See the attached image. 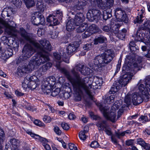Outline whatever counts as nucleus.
Returning <instances> with one entry per match:
<instances>
[{
  "label": "nucleus",
  "instance_id": "obj_1",
  "mask_svg": "<svg viewBox=\"0 0 150 150\" xmlns=\"http://www.w3.org/2000/svg\"><path fill=\"white\" fill-rule=\"evenodd\" d=\"M18 33L26 41L32 44L38 50L37 57L34 59L27 65L18 68L17 74L22 76L24 74L33 71L35 66H39L49 60V52L51 51L52 47L50 42L45 39L41 40L38 42L32 37L30 36L23 28H20Z\"/></svg>",
  "mask_w": 150,
  "mask_h": 150
},
{
  "label": "nucleus",
  "instance_id": "obj_2",
  "mask_svg": "<svg viewBox=\"0 0 150 150\" xmlns=\"http://www.w3.org/2000/svg\"><path fill=\"white\" fill-rule=\"evenodd\" d=\"M64 72L72 84L74 92L77 95L75 97L76 100L78 101L81 100L83 91L91 100H93V91L91 89L92 85L91 84L87 85L86 82V80L89 79L88 77L82 78L80 75L77 73L74 74V77H72L66 71H64Z\"/></svg>",
  "mask_w": 150,
  "mask_h": 150
},
{
  "label": "nucleus",
  "instance_id": "obj_3",
  "mask_svg": "<svg viewBox=\"0 0 150 150\" xmlns=\"http://www.w3.org/2000/svg\"><path fill=\"white\" fill-rule=\"evenodd\" d=\"M114 53L111 49L108 50L102 54L95 56L88 63L90 67L96 71L105 67L109 64L113 59Z\"/></svg>",
  "mask_w": 150,
  "mask_h": 150
},
{
  "label": "nucleus",
  "instance_id": "obj_4",
  "mask_svg": "<svg viewBox=\"0 0 150 150\" xmlns=\"http://www.w3.org/2000/svg\"><path fill=\"white\" fill-rule=\"evenodd\" d=\"M144 86L143 84H140L138 89L142 95L135 92L132 94V102L134 105H138L142 103L143 101L147 102L149 98L150 95V79H146L144 81Z\"/></svg>",
  "mask_w": 150,
  "mask_h": 150
},
{
  "label": "nucleus",
  "instance_id": "obj_5",
  "mask_svg": "<svg viewBox=\"0 0 150 150\" xmlns=\"http://www.w3.org/2000/svg\"><path fill=\"white\" fill-rule=\"evenodd\" d=\"M0 23L3 25L5 28V32L10 37L17 38V40L21 42H23V40L22 38H18L17 30L15 27L10 25L8 22L0 17ZM2 28V27L0 25V30Z\"/></svg>",
  "mask_w": 150,
  "mask_h": 150
},
{
  "label": "nucleus",
  "instance_id": "obj_6",
  "mask_svg": "<svg viewBox=\"0 0 150 150\" xmlns=\"http://www.w3.org/2000/svg\"><path fill=\"white\" fill-rule=\"evenodd\" d=\"M100 109L103 117L106 120H110L112 122H116V112H109V109L104 107L100 108Z\"/></svg>",
  "mask_w": 150,
  "mask_h": 150
},
{
  "label": "nucleus",
  "instance_id": "obj_7",
  "mask_svg": "<svg viewBox=\"0 0 150 150\" xmlns=\"http://www.w3.org/2000/svg\"><path fill=\"white\" fill-rule=\"evenodd\" d=\"M115 15L118 21L127 23L129 18L125 11L120 8H117L115 11Z\"/></svg>",
  "mask_w": 150,
  "mask_h": 150
},
{
  "label": "nucleus",
  "instance_id": "obj_8",
  "mask_svg": "<svg viewBox=\"0 0 150 150\" xmlns=\"http://www.w3.org/2000/svg\"><path fill=\"white\" fill-rule=\"evenodd\" d=\"M56 79L53 76H50L46 78L45 82V85L43 84L42 86V89L44 93H46L48 94L50 93L51 90L49 88H50V87L53 86L55 84Z\"/></svg>",
  "mask_w": 150,
  "mask_h": 150
},
{
  "label": "nucleus",
  "instance_id": "obj_9",
  "mask_svg": "<svg viewBox=\"0 0 150 150\" xmlns=\"http://www.w3.org/2000/svg\"><path fill=\"white\" fill-rule=\"evenodd\" d=\"M35 52V50L30 44L26 43L25 45L22 49V55L25 59H27L30 57Z\"/></svg>",
  "mask_w": 150,
  "mask_h": 150
},
{
  "label": "nucleus",
  "instance_id": "obj_10",
  "mask_svg": "<svg viewBox=\"0 0 150 150\" xmlns=\"http://www.w3.org/2000/svg\"><path fill=\"white\" fill-rule=\"evenodd\" d=\"M54 56L55 61L57 63L56 65L57 67L59 66L60 63L63 61L67 63H69V59L65 52L62 55H60L58 53H54Z\"/></svg>",
  "mask_w": 150,
  "mask_h": 150
},
{
  "label": "nucleus",
  "instance_id": "obj_11",
  "mask_svg": "<svg viewBox=\"0 0 150 150\" xmlns=\"http://www.w3.org/2000/svg\"><path fill=\"white\" fill-rule=\"evenodd\" d=\"M36 17H33L32 23L35 25H38L40 24L43 25L45 24V19L43 15L41 13L36 12L35 14Z\"/></svg>",
  "mask_w": 150,
  "mask_h": 150
},
{
  "label": "nucleus",
  "instance_id": "obj_12",
  "mask_svg": "<svg viewBox=\"0 0 150 150\" xmlns=\"http://www.w3.org/2000/svg\"><path fill=\"white\" fill-rule=\"evenodd\" d=\"M102 14L101 12L99 10L96 9H92L89 10L87 14L88 18H93L94 19H100Z\"/></svg>",
  "mask_w": 150,
  "mask_h": 150
},
{
  "label": "nucleus",
  "instance_id": "obj_13",
  "mask_svg": "<svg viewBox=\"0 0 150 150\" xmlns=\"http://www.w3.org/2000/svg\"><path fill=\"white\" fill-rule=\"evenodd\" d=\"M97 120V122H96V125L99 132L103 131L108 126V125L106 121L103 120L100 117L99 119Z\"/></svg>",
  "mask_w": 150,
  "mask_h": 150
},
{
  "label": "nucleus",
  "instance_id": "obj_14",
  "mask_svg": "<svg viewBox=\"0 0 150 150\" xmlns=\"http://www.w3.org/2000/svg\"><path fill=\"white\" fill-rule=\"evenodd\" d=\"M76 70L79 71L82 74L86 75H89L90 73V69L85 67L82 64H77L75 68Z\"/></svg>",
  "mask_w": 150,
  "mask_h": 150
},
{
  "label": "nucleus",
  "instance_id": "obj_15",
  "mask_svg": "<svg viewBox=\"0 0 150 150\" xmlns=\"http://www.w3.org/2000/svg\"><path fill=\"white\" fill-rule=\"evenodd\" d=\"M74 21L76 26L80 25L84 21L85 17L83 13H77L75 16L74 19H71Z\"/></svg>",
  "mask_w": 150,
  "mask_h": 150
},
{
  "label": "nucleus",
  "instance_id": "obj_16",
  "mask_svg": "<svg viewBox=\"0 0 150 150\" xmlns=\"http://www.w3.org/2000/svg\"><path fill=\"white\" fill-rule=\"evenodd\" d=\"M26 132L28 134L30 135L32 137L34 138L37 141H40L42 143L44 142L46 140V139L41 137L38 134L33 133L31 130L28 129L26 131Z\"/></svg>",
  "mask_w": 150,
  "mask_h": 150
},
{
  "label": "nucleus",
  "instance_id": "obj_17",
  "mask_svg": "<svg viewBox=\"0 0 150 150\" xmlns=\"http://www.w3.org/2000/svg\"><path fill=\"white\" fill-rule=\"evenodd\" d=\"M47 21L50 23L52 26L56 25L59 24V22L57 19V17L54 15H50L47 19Z\"/></svg>",
  "mask_w": 150,
  "mask_h": 150
},
{
  "label": "nucleus",
  "instance_id": "obj_18",
  "mask_svg": "<svg viewBox=\"0 0 150 150\" xmlns=\"http://www.w3.org/2000/svg\"><path fill=\"white\" fill-rule=\"evenodd\" d=\"M144 12V10L143 9L141 10L140 12L139 13L138 15L134 20V23L135 24L141 23L143 22L144 20V17L143 16V14Z\"/></svg>",
  "mask_w": 150,
  "mask_h": 150
},
{
  "label": "nucleus",
  "instance_id": "obj_19",
  "mask_svg": "<svg viewBox=\"0 0 150 150\" xmlns=\"http://www.w3.org/2000/svg\"><path fill=\"white\" fill-rule=\"evenodd\" d=\"M36 8L40 13L43 12L46 9V6L44 4L42 1L38 0L36 4Z\"/></svg>",
  "mask_w": 150,
  "mask_h": 150
},
{
  "label": "nucleus",
  "instance_id": "obj_20",
  "mask_svg": "<svg viewBox=\"0 0 150 150\" xmlns=\"http://www.w3.org/2000/svg\"><path fill=\"white\" fill-rule=\"evenodd\" d=\"M10 143L13 150H20L18 147L20 142L18 139L15 138L11 139L10 140Z\"/></svg>",
  "mask_w": 150,
  "mask_h": 150
},
{
  "label": "nucleus",
  "instance_id": "obj_21",
  "mask_svg": "<svg viewBox=\"0 0 150 150\" xmlns=\"http://www.w3.org/2000/svg\"><path fill=\"white\" fill-rule=\"evenodd\" d=\"M29 81V88L31 89H35L37 87V84L35 81L37 79V77L34 75L30 76Z\"/></svg>",
  "mask_w": 150,
  "mask_h": 150
},
{
  "label": "nucleus",
  "instance_id": "obj_22",
  "mask_svg": "<svg viewBox=\"0 0 150 150\" xmlns=\"http://www.w3.org/2000/svg\"><path fill=\"white\" fill-rule=\"evenodd\" d=\"M88 30L89 31L91 34H93L96 33H101L102 31L100 30L98 27L95 24H93L89 27Z\"/></svg>",
  "mask_w": 150,
  "mask_h": 150
},
{
  "label": "nucleus",
  "instance_id": "obj_23",
  "mask_svg": "<svg viewBox=\"0 0 150 150\" xmlns=\"http://www.w3.org/2000/svg\"><path fill=\"white\" fill-rule=\"evenodd\" d=\"M76 48L73 44H69L66 48V54L67 55L73 54L74 52L76 50Z\"/></svg>",
  "mask_w": 150,
  "mask_h": 150
},
{
  "label": "nucleus",
  "instance_id": "obj_24",
  "mask_svg": "<svg viewBox=\"0 0 150 150\" xmlns=\"http://www.w3.org/2000/svg\"><path fill=\"white\" fill-rule=\"evenodd\" d=\"M107 41V38L103 35H100V36L96 38L93 40L94 44L95 45L103 43L106 42Z\"/></svg>",
  "mask_w": 150,
  "mask_h": 150
},
{
  "label": "nucleus",
  "instance_id": "obj_25",
  "mask_svg": "<svg viewBox=\"0 0 150 150\" xmlns=\"http://www.w3.org/2000/svg\"><path fill=\"white\" fill-rule=\"evenodd\" d=\"M133 76V74H128L124 75L123 76L122 84L125 86L129 83V81L131 80Z\"/></svg>",
  "mask_w": 150,
  "mask_h": 150
},
{
  "label": "nucleus",
  "instance_id": "obj_26",
  "mask_svg": "<svg viewBox=\"0 0 150 150\" xmlns=\"http://www.w3.org/2000/svg\"><path fill=\"white\" fill-rule=\"evenodd\" d=\"M75 26H76L74 21L71 19L69 20L67 22L66 25L67 30L69 31H72L75 28Z\"/></svg>",
  "mask_w": 150,
  "mask_h": 150
},
{
  "label": "nucleus",
  "instance_id": "obj_27",
  "mask_svg": "<svg viewBox=\"0 0 150 150\" xmlns=\"http://www.w3.org/2000/svg\"><path fill=\"white\" fill-rule=\"evenodd\" d=\"M122 23H117L114 25H111L110 29L112 32H113L116 35L119 32V29L122 26Z\"/></svg>",
  "mask_w": 150,
  "mask_h": 150
},
{
  "label": "nucleus",
  "instance_id": "obj_28",
  "mask_svg": "<svg viewBox=\"0 0 150 150\" xmlns=\"http://www.w3.org/2000/svg\"><path fill=\"white\" fill-rule=\"evenodd\" d=\"M30 75H28L24 78L23 81L22 83V87L24 89H26L27 88H29V78Z\"/></svg>",
  "mask_w": 150,
  "mask_h": 150
},
{
  "label": "nucleus",
  "instance_id": "obj_29",
  "mask_svg": "<svg viewBox=\"0 0 150 150\" xmlns=\"http://www.w3.org/2000/svg\"><path fill=\"white\" fill-rule=\"evenodd\" d=\"M52 64L50 62L47 63L43 65L39 69V71L40 72H45L50 68L52 67Z\"/></svg>",
  "mask_w": 150,
  "mask_h": 150
},
{
  "label": "nucleus",
  "instance_id": "obj_30",
  "mask_svg": "<svg viewBox=\"0 0 150 150\" xmlns=\"http://www.w3.org/2000/svg\"><path fill=\"white\" fill-rule=\"evenodd\" d=\"M142 30H146L149 32L150 34V21H145L142 27Z\"/></svg>",
  "mask_w": 150,
  "mask_h": 150
},
{
  "label": "nucleus",
  "instance_id": "obj_31",
  "mask_svg": "<svg viewBox=\"0 0 150 150\" xmlns=\"http://www.w3.org/2000/svg\"><path fill=\"white\" fill-rule=\"evenodd\" d=\"M127 31V30L125 28H123L120 32H119L117 33L116 35L119 38L122 40L125 38Z\"/></svg>",
  "mask_w": 150,
  "mask_h": 150
},
{
  "label": "nucleus",
  "instance_id": "obj_32",
  "mask_svg": "<svg viewBox=\"0 0 150 150\" xmlns=\"http://www.w3.org/2000/svg\"><path fill=\"white\" fill-rule=\"evenodd\" d=\"M88 26L87 24L86 23H83L76 29L77 32L78 33H81L83 32L86 29Z\"/></svg>",
  "mask_w": 150,
  "mask_h": 150
},
{
  "label": "nucleus",
  "instance_id": "obj_33",
  "mask_svg": "<svg viewBox=\"0 0 150 150\" xmlns=\"http://www.w3.org/2000/svg\"><path fill=\"white\" fill-rule=\"evenodd\" d=\"M27 60L22 55L16 60V64H26Z\"/></svg>",
  "mask_w": 150,
  "mask_h": 150
},
{
  "label": "nucleus",
  "instance_id": "obj_34",
  "mask_svg": "<svg viewBox=\"0 0 150 150\" xmlns=\"http://www.w3.org/2000/svg\"><path fill=\"white\" fill-rule=\"evenodd\" d=\"M107 0H98L97 4L98 6L102 9H106V3Z\"/></svg>",
  "mask_w": 150,
  "mask_h": 150
},
{
  "label": "nucleus",
  "instance_id": "obj_35",
  "mask_svg": "<svg viewBox=\"0 0 150 150\" xmlns=\"http://www.w3.org/2000/svg\"><path fill=\"white\" fill-rule=\"evenodd\" d=\"M87 133V131L85 130L80 131L79 134L80 139L83 141H85L87 137V136L86 135V134Z\"/></svg>",
  "mask_w": 150,
  "mask_h": 150
},
{
  "label": "nucleus",
  "instance_id": "obj_36",
  "mask_svg": "<svg viewBox=\"0 0 150 150\" xmlns=\"http://www.w3.org/2000/svg\"><path fill=\"white\" fill-rule=\"evenodd\" d=\"M131 132L129 130H127L126 131L120 132L119 131L117 132H115L116 136L119 139H120L121 137L125 136V134H131Z\"/></svg>",
  "mask_w": 150,
  "mask_h": 150
},
{
  "label": "nucleus",
  "instance_id": "obj_37",
  "mask_svg": "<svg viewBox=\"0 0 150 150\" xmlns=\"http://www.w3.org/2000/svg\"><path fill=\"white\" fill-rule=\"evenodd\" d=\"M87 4L86 1L84 0H81L79 2L78 4L76 6V8L78 10H80L83 8V7L86 5Z\"/></svg>",
  "mask_w": 150,
  "mask_h": 150
},
{
  "label": "nucleus",
  "instance_id": "obj_38",
  "mask_svg": "<svg viewBox=\"0 0 150 150\" xmlns=\"http://www.w3.org/2000/svg\"><path fill=\"white\" fill-rule=\"evenodd\" d=\"M27 7L30 8L34 6L35 3L34 0H24Z\"/></svg>",
  "mask_w": 150,
  "mask_h": 150
},
{
  "label": "nucleus",
  "instance_id": "obj_39",
  "mask_svg": "<svg viewBox=\"0 0 150 150\" xmlns=\"http://www.w3.org/2000/svg\"><path fill=\"white\" fill-rule=\"evenodd\" d=\"M143 38V34L140 32V31L138 30L135 39L137 41H139L142 40Z\"/></svg>",
  "mask_w": 150,
  "mask_h": 150
},
{
  "label": "nucleus",
  "instance_id": "obj_40",
  "mask_svg": "<svg viewBox=\"0 0 150 150\" xmlns=\"http://www.w3.org/2000/svg\"><path fill=\"white\" fill-rule=\"evenodd\" d=\"M9 2L14 5L17 7L21 6L22 4L21 0H9Z\"/></svg>",
  "mask_w": 150,
  "mask_h": 150
},
{
  "label": "nucleus",
  "instance_id": "obj_41",
  "mask_svg": "<svg viewBox=\"0 0 150 150\" xmlns=\"http://www.w3.org/2000/svg\"><path fill=\"white\" fill-rule=\"evenodd\" d=\"M115 97V96L114 95H112L109 97H107L105 100L106 102L109 104L113 103L114 101Z\"/></svg>",
  "mask_w": 150,
  "mask_h": 150
},
{
  "label": "nucleus",
  "instance_id": "obj_42",
  "mask_svg": "<svg viewBox=\"0 0 150 150\" xmlns=\"http://www.w3.org/2000/svg\"><path fill=\"white\" fill-rule=\"evenodd\" d=\"M139 120L140 122L143 121V122H146L150 121V119H148L147 116L142 115L139 119Z\"/></svg>",
  "mask_w": 150,
  "mask_h": 150
},
{
  "label": "nucleus",
  "instance_id": "obj_43",
  "mask_svg": "<svg viewBox=\"0 0 150 150\" xmlns=\"http://www.w3.org/2000/svg\"><path fill=\"white\" fill-rule=\"evenodd\" d=\"M33 123L35 125L40 127H44L45 126L44 124L39 120H35L34 121Z\"/></svg>",
  "mask_w": 150,
  "mask_h": 150
},
{
  "label": "nucleus",
  "instance_id": "obj_44",
  "mask_svg": "<svg viewBox=\"0 0 150 150\" xmlns=\"http://www.w3.org/2000/svg\"><path fill=\"white\" fill-rule=\"evenodd\" d=\"M146 142L142 138L137 139V144L140 145L142 147L145 144Z\"/></svg>",
  "mask_w": 150,
  "mask_h": 150
},
{
  "label": "nucleus",
  "instance_id": "obj_45",
  "mask_svg": "<svg viewBox=\"0 0 150 150\" xmlns=\"http://www.w3.org/2000/svg\"><path fill=\"white\" fill-rule=\"evenodd\" d=\"M53 130L55 133L58 135H60L62 133V131L57 126L54 127Z\"/></svg>",
  "mask_w": 150,
  "mask_h": 150
},
{
  "label": "nucleus",
  "instance_id": "obj_46",
  "mask_svg": "<svg viewBox=\"0 0 150 150\" xmlns=\"http://www.w3.org/2000/svg\"><path fill=\"white\" fill-rule=\"evenodd\" d=\"M47 141L46 139V141L42 143V145L44 146L46 150H51V149L50 146L47 144Z\"/></svg>",
  "mask_w": 150,
  "mask_h": 150
},
{
  "label": "nucleus",
  "instance_id": "obj_47",
  "mask_svg": "<svg viewBox=\"0 0 150 150\" xmlns=\"http://www.w3.org/2000/svg\"><path fill=\"white\" fill-rule=\"evenodd\" d=\"M61 125L62 128L65 130H68L69 128V125L65 122H62Z\"/></svg>",
  "mask_w": 150,
  "mask_h": 150
},
{
  "label": "nucleus",
  "instance_id": "obj_48",
  "mask_svg": "<svg viewBox=\"0 0 150 150\" xmlns=\"http://www.w3.org/2000/svg\"><path fill=\"white\" fill-rule=\"evenodd\" d=\"M121 105V104L120 103V101H117L114 103L112 107L116 110L119 109Z\"/></svg>",
  "mask_w": 150,
  "mask_h": 150
},
{
  "label": "nucleus",
  "instance_id": "obj_49",
  "mask_svg": "<svg viewBox=\"0 0 150 150\" xmlns=\"http://www.w3.org/2000/svg\"><path fill=\"white\" fill-rule=\"evenodd\" d=\"M6 54L7 55V57L9 58L13 55V50L11 48H8L6 50Z\"/></svg>",
  "mask_w": 150,
  "mask_h": 150
},
{
  "label": "nucleus",
  "instance_id": "obj_50",
  "mask_svg": "<svg viewBox=\"0 0 150 150\" xmlns=\"http://www.w3.org/2000/svg\"><path fill=\"white\" fill-rule=\"evenodd\" d=\"M5 133L3 130L0 128V142H3L5 137Z\"/></svg>",
  "mask_w": 150,
  "mask_h": 150
},
{
  "label": "nucleus",
  "instance_id": "obj_51",
  "mask_svg": "<svg viewBox=\"0 0 150 150\" xmlns=\"http://www.w3.org/2000/svg\"><path fill=\"white\" fill-rule=\"evenodd\" d=\"M60 90L58 88H56L52 91L51 93V95L53 97L57 96L59 93Z\"/></svg>",
  "mask_w": 150,
  "mask_h": 150
},
{
  "label": "nucleus",
  "instance_id": "obj_52",
  "mask_svg": "<svg viewBox=\"0 0 150 150\" xmlns=\"http://www.w3.org/2000/svg\"><path fill=\"white\" fill-rule=\"evenodd\" d=\"M69 148L70 150H78L76 146L72 143L69 144Z\"/></svg>",
  "mask_w": 150,
  "mask_h": 150
},
{
  "label": "nucleus",
  "instance_id": "obj_53",
  "mask_svg": "<svg viewBox=\"0 0 150 150\" xmlns=\"http://www.w3.org/2000/svg\"><path fill=\"white\" fill-rule=\"evenodd\" d=\"M99 145L98 142L96 141H94L91 142L90 146L91 147L95 149L98 148Z\"/></svg>",
  "mask_w": 150,
  "mask_h": 150
},
{
  "label": "nucleus",
  "instance_id": "obj_54",
  "mask_svg": "<svg viewBox=\"0 0 150 150\" xmlns=\"http://www.w3.org/2000/svg\"><path fill=\"white\" fill-rule=\"evenodd\" d=\"M89 115L92 118L95 120H97L98 119H99L100 117L98 115H94L93 112H89Z\"/></svg>",
  "mask_w": 150,
  "mask_h": 150
},
{
  "label": "nucleus",
  "instance_id": "obj_55",
  "mask_svg": "<svg viewBox=\"0 0 150 150\" xmlns=\"http://www.w3.org/2000/svg\"><path fill=\"white\" fill-rule=\"evenodd\" d=\"M91 33L89 31L87 30L85 31L84 33L82 34V37L83 38H86L89 37L91 35Z\"/></svg>",
  "mask_w": 150,
  "mask_h": 150
},
{
  "label": "nucleus",
  "instance_id": "obj_56",
  "mask_svg": "<svg viewBox=\"0 0 150 150\" xmlns=\"http://www.w3.org/2000/svg\"><path fill=\"white\" fill-rule=\"evenodd\" d=\"M43 120V121L45 123H49L51 121L50 117L47 115L44 116Z\"/></svg>",
  "mask_w": 150,
  "mask_h": 150
},
{
  "label": "nucleus",
  "instance_id": "obj_57",
  "mask_svg": "<svg viewBox=\"0 0 150 150\" xmlns=\"http://www.w3.org/2000/svg\"><path fill=\"white\" fill-rule=\"evenodd\" d=\"M55 16L59 19H62L63 16V13L62 12L58 10L56 12Z\"/></svg>",
  "mask_w": 150,
  "mask_h": 150
},
{
  "label": "nucleus",
  "instance_id": "obj_58",
  "mask_svg": "<svg viewBox=\"0 0 150 150\" xmlns=\"http://www.w3.org/2000/svg\"><path fill=\"white\" fill-rule=\"evenodd\" d=\"M131 98L129 96H127L125 97V102L127 105H129L131 104Z\"/></svg>",
  "mask_w": 150,
  "mask_h": 150
},
{
  "label": "nucleus",
  "instance_id": "obj_59",
  "mask_svg": "<svg viewBox=\"0 0 150 150\" xmlns=\"http://www.w3.org/2000/svg\"><path fill=\"white\" fill-rule=\"evenodd\" d=\"M45 30L42 28L39 29L37 31V34L38 36L40 37L44 34Z\"/></svg>",
  "mask_w": 150,
  "mask_h": 150
},
{
  "label": "nucleus",
  "instance_id": "obj_60",
  "mask_svg": "<svg viewBox=\"0 0 150 150\" xmlns=\"http://www.w3.org/2000/svg\"><path fill=\"white\" fill-rule=\"evenodd\" d=\"M103 18L104 19L106 20L108 18L109 16L108 14H109V13L107 12L106 10H104L103 11Z\"/></svg>",
  "mask_w": 150,
  "mask_h": 150
},
{
  "label": "nucleus",
  "instance_id": "obj_61",
  "mask_svg": "<svg viewBox=\"0 0 150 150\" xmlns=\"http://www.w3.org/2000/svg\"><path fill=\"white\" fill-rule=\"evenodd\" d=\"M109 136H110L112 135V133L110 130V128L108 127H108H107L104 130H103Z\"/></svg>",
  "mask_w": 150,
  "mask_h": 150
},
{
  "label": "nucleus",
  "instance_id": "obj_62",
  "mask_svg": "<svg viewBox=\"0 0 150 150\" xmlns=\"http://www.w3.org/2000/svg\"><path fill=\"white\" fill-rule=\"evenodd\" d=\"M23 107L27 110H31L32 109V107L30 105V104L27 102H25V104L23 105Z\"/></svg>",
  "mask_w": 150,
  "mask_h": 150
},
{
  "label": "nucleus",
  "instance_id": "obj_63",
  "mask_svg": "<svg viewBox=\"0 0 150 150\" xmlns=\"http://www.w3.org/2000/svg\"><path fill=\"white\" fill-rule=\"evenodd\" d=\"M134 140L129 139L126 141V144L128 146H131L134 144Z\"/></svg>",
  "mask_w": 150,
  "mask_h": 150
},
{
  "label": "nucleus",
  "instance_id": "obj_64",
  "mask_svg": "<svg viewBox=\"0 0 150 150\" xmlns=\"http://www.w3.org/2000/svg\"><path fill=\"white\" fill-rule=\"evenodd\" d=\"M142 147L145 150H150V144H149L146 143Z\"/></svg>",
  "mask_w": 150,
  "mask_h": 150
}]
</instances>
